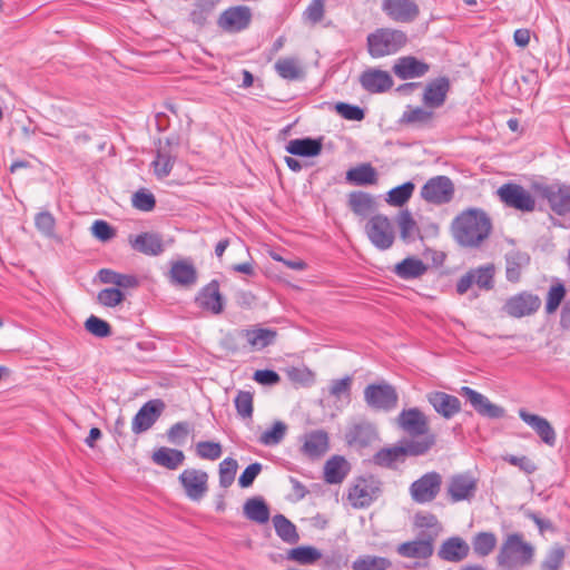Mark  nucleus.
<instances>
[{
    "label": "nucleus",
    "instance_id": "1",
    "mask_svg": "<svg viewBox=\"0 0 570 570\" xmlns=\"http://www.w3.org/2000/svg\"><path fill=\"white\" fill-rule=\"evenodd\" d=\"M492 224L488 215L476 208L462 212L452 223L455 240L465 247H478L491 233Z\"/></svg>",
    "mask_w": 570,
    "mask_h": 570
},
{
    "label": "nucleus",
    "instance_id": "2",
    "mask_svg": "<svg viewBox=\"0 0 570 570\" xmlns=\"http://www.w3.org/2000/svg\"><path fill=\"white\" fill-rule=\"evenodd\" d=\"M535 547L521 533L508 534L497 554V564L502 570H523L534 562Z\"/></svg>",
    "mask_w": 570,
    "mask_h": 570
},
{
    "label": "nucleus",
    "instance_id": "3",
    "mask_svg": "<svg viewBox=\"0 0 570 570\" xmlns=\"http://www.w3.org/2000/svg\"><path fill=\"white\" fill-rule=\"evenodd\" d=\"M435 443L434 435H426L422 440H411L404 445H396L380 450L374 455V462L381 466L390 468L399 461H403L407 455H422L426 453Z\"/></svg>",
    "mask_w": 570,
    "mask_h": 570
},
{
    "label": "nucleus",
    "instance_id": "4",
    "mask_svg": "<svg viewBox=\"0 0 570 570\" xmlns=\"http://www.w3.org/2000/svg\"><path fill=\"white\" fill-rule=\"evenodd\" d=\"M406 36L400 30L382 28L368 35L367 47L373 58L393 55L406 43Z\"/></svg>",
    "mask_w": 570,
    "mask_h": 570
},
{
    "label": "nucleus",
    "instance_id": "5",
    "mask_svg": "<svg viewBox=\"0 0 570 570\" xmlns=\"http://www.w3.org/2000/svg\"><path fill=\"white\" fill-rule=\"evenodd\" d=\"M364 400L372 410L390 412L397 406L399 394L394 386L381 382L370 384L364 389Z\"/></svg>",
    "mask_w": 570,
    "mask_h": 570
},
{
    "label": "nucleus",
    "instance_id": "6",
    "mask_svg": "<svg viewBox=\"0 0 570 570\" xmlns=\"http://www.w3.org/2000/svg\"><path fill=\"white\" fill-rule=\"evenodd\" d=\"M366 235L380 250L391 248L395 240V232L392 222L384 215H375L365 225Z\"/></svg>",
    "mask_w": 570,
    "mask_h": 570
},
{
    "label": "nucleus",
    "instance_id": "7",
    "mask_svg": "<svg viewBox=\"0 0 570 570\" xmlns=\"http://www.w3.org/2000/svg\"><path fill=\"white\" fill-rule=\"evenodd\" d=\"M535 191L544 198L552 212L566 215L570 212V186L556 181L552 184H535Z\"/></svg>",
    "mask_w": 570,
    "mask_h": 570
},
{
    "label": "nucleus",
    "instance_id": "8",
    "mask_svg": "<svg viewBox=\"0 0 570 570\" xmlns=\"http://www.w3.org/2000/svg\"><path fill=\"white\" fill-rule=\"evenodd\" d=\"M454 185L446 176H435L430 178L421 188V197L434 205L448 204L453 199Z\"/></svg>",
    "mask_w": 570,
    "mask_h": 570
},
{
    "label": "nucleus",
    "instance_id": "9",
    "mask_svg": "<svg viewBox=\"0 0 570 570\" xmlns=\"http://www.w3.org/2000/svg\"><path fill=\"white\" fill-rule=\"evenodd\" d=\"M500 200L508 207L520 212H533L535 199L533 196L518 184H504L497 191Z\"/></svg>",
    "mask_w": 570,
    "mask_h": 570
},
{
    "label": "nucleus",
    "instance_id": "10",
    "mask_svg": "<svg viewBox=\"0 0 570 570\" xmlns=\"http://www.w3.org/2000/svg\"><path fill=\"white\" fill-rule=\"evenodd\" d=\"M442 485V476L438 472H429L414 481L410 487V494L414 502L424 504L433 501Z\"/></svg>",
    "mask_w": 570,
    "mask_h": 570
},
{
    "label": "nucleus",
    "instance_id": "11",
    "mask_svg": "<svg viewBox=\"0 0 570 570\" xmlns=\"http://www.w3.org/2000/svg\"><path fill=\"white\" fill-rule=\"evenodd\" d=\"M381 493L380 482L374 478H360L348 490L347 499L354 508L368 507Z\"/></svg>",
    "mask_w": 570,
    "mask_h": 570
},
{
    "label": "nucleus",
    "instance_id": "12",
    "mask_svg": "<svg viewBox=\"0 0 570 570\" xmlns=\"http://www.w3.org/2000/svg\"><path fill=\"white\" fill-rule=\"evenodd\" d=\"M178 480L186 497L191 501H200L208 491V474L198 469L184 470Z\"/></svg>",
    "mask_w": 570,
    "mask_h": 570
},
{
    "label": "nucleus",
    "instance_id": "13",
    "mask_svg": "<svg viewBox=\"0 0 570 570\" xmlns=\"http://www.w3.org/2000/svg\"><path fill=\"white\" fill-rule=\"evenodd\" d=\"M478 490V480L470 473H458L448 480L446 493L452 502L471 501Z\"/></svg>",
    "mask_w": 570,
    "mask_h": 570
},
{
    "label": "nucleus",
    "instance_id": "14",
    "mask_svg": "<svg viewBox=\"0 0 570 570\" xmlns=\"http://www.w3.org/2000/svg\"><path fill=\"white\" fill-rule=\"evenodd\" d=\"M252 21V11L246 6L226 9L218 18L217 24L226 32L235 33L246 29Z\"/></svg>",
    "mask_w": 570,
    "mask_h": 570
},
{
    "label": "nucleus",
    "instance_id": "15",
    "mask_svg": "<svg viewBox=\"0 0 570 570\" xmlns=\"http://www.w3.org/2000/svg\"><path fill=\"white\" fill-rule=\"evenodd\" d=\"M540 306L541 299L539 296L522 292L507 299L503 311L511 317L520 318L534 314Z\"/></svg>",
    "mask_w": 570,
    "mask_h": 570
},
{
    "label": "nucleus",
    "instance_id": "16",
    "mask_svg": "<svg viewBox=\"0 0 570 570\" xmlns=\"http://www.w3.org/2000/svg\"><path fill=\"white\" fill-rule=\"evenodd\" d=\"M396 424L411 436L425 435L429 431V420L417 407L403 410L396 417Z\"/></svg>",
    "mask_w": 570,
    "mask_h": 570
},
{
    "label": "nucleus",
    "instance_id": "17",
    "mask_svg": "<svg viewBox=\"0 0 570 570\" xmlns=\"http://www.w3.org/2000/svg\"><path fill=\"white\" fill-rule=\"evenodd\" d=\"M379 439L376 426L368 421L353 422L346 430L345 440L351 446L362 449Z\"/></svg>",
    "mask_w": 570,
    "mask_h": 570
},
{
    "label": "nucleus",
    "instance_id": "18",
    "mask_svg": "<svg viewBox=\"0 0 570 570\" xmlns=\"http://www.w3.org/2000/svg\"><path fill=\"white\" fill-rule=\"evenodd\" d=\"M460 394L463 395L473 409L482 416H487L490 419H500L504 416V409L493 404L490 400L483 394L474 391L469 386H462L460 389Z\"/></svg>",
    "mask_w": 570,
    "mask_h": 570
},
{
    "label": "nucleus",
    "instance_id": "19",
    "mask_svg": "<svg viewBox=\"0 0 570 570\" xmlns=\"http://www.w3.org/2000/svg\"><path fill=\"white\" fill-rule=\"evenodd\" d=\"M164 406L160 400H151L145 403L132 419V432L139 434L149 430L160 416Z\"/></svg>",
    "mask_w": 570,
    "mask_h": 570
},
{
    "label": "nucleus",
    "instance_id": "20",
    "mask_svg": "<svg viewBox=\"0 0 570 570\" xmlns=\"http://www.w3.org/2000/svg\"><path fill=\"white\" fill-rule=\"evenodd\" d=\"M382 9L399 22H411L419 16V7L413 0H384Z\"/></svg>",
    "mask_w": 570,
    "mask_h": 570
},
{
    "label": "nucleus",
    "instance_id": "21",
    "mask_svg": "<svg viewBox=\"0 0 570 570\" xmlns=\"http://www.w3.org/2000/svg\"><path fill=\"white\" fill-rule=\"evenodd\" d=\"M520 419L532 428L543 443L553 446L557 441V434L549 421L540 415L531 414L525 410H519Z\"/></svg>",
    "mask_w": 570,
    "mask_h": 570
},
{
    "label": "nucleus",
    "instance_id": "22",
    "mask_svg": "<svg viewBox=\"0 0 570 570\" xmlns=\"http://www.w3.org/2000/svg\"><path fill=\"white\" fill-rule=\"evenodd\" d=\"M429 403L444 419H451L461 411L460 400L451 394L434 391L426 395Z\"/></svg>",
    "mask_w": 570,
    "mask_h": 570
},
{
    "label": "nucleus",
    "instance_id": "23",
    "mask_svg": "<svg viewBox=\"0 0 570 570\" xmlns=\"http://www.w3.org/2000/svg\"><path fill=\"white\" fill-rule=\"evenodd\" d=\"M470 553V546L465 540L460 537H451L446 539L438 551L440 559L446 562H461L468 558Z\"/></svg>",
    "mask_w": 570,
    "mask_h": 570
},
{
    "label": "nucleus",
    "instance_id": "24",
    "mask_svg": "<svg viewBox=\"0 0 570 570\" xmlns=\"http://www.w3.org/2000/svg\"><path fill=\"white\" fill-rule=\"evenodd\" d=\"M433 542L432 537L407 541L397 546L396 551L403 558L428 559L434 552Z\"/></svg>",
    "mask_w": 570,
    "mask_h": 570
},
{
    "label": "nucleus",
    "instance_id": "25",
    "mask_svg": "<svg viewBox=\"0 0 570 570\" xmlns=\"http://www.w3.org/2000/svg\"><path fill=\"white\" fill-rule=\"evenodd\" d=\"M430 66L415 57L406 56L399 58L393 66V72L400 79H411L424 76Z\"/></svg>",
    "mask_w": 570,
    "mask_h": 570
},
{
    "label": "nucleus",
    "instance_id": "26",
    "mask_svg": "<svg viewBox=\"0 0 570 570\" xmlns=\"http://www.w3.org/2000/svg\"><path fill=\"white\" fill-rule=\"evenodd\" d=\"M175 160L176 153H174L169 139H166L165 141L159 140L157 155L155 160L153 161L155 175L159 178L167 177L173 169Z\"/></svg>",
    "mask_w": 570,
    "mask_h": 570
},
{
    "label": "nucleus",
    "instance_id": "27",
    "mask_svg": "<svg viewBox=\"0 0 570 570\" xmlns=\"http://www.w3.org/2000/svg\"><path fill=\"white\" fill-rule=\"evenodd\" d=\"M361 85L370 92H383L393 86V79L389 72L370 69L364 71L360 78Z\"/></svg>",
    "mask_w": 570,
    "mask_h": 570
},
{
    "label": "nucleus",
    "instance_id": "28",
    "mask_svg": "<svg viewBox=\"0 0 570 570\" xmlns=\"http://www.w3.org/2000/svg\"><path fill=\"white\" fill-rule=\"evenodd\" d=\"M196 301L204 309L210 311L214 314L222 313L224 304L218 282L213 281L206 285L198 294Z\"/></svg>",
    "mask_w": 570,
    "mask_h": 570
},
{
    "label": "nucleus",
    "instance_id": "29",
    "mask_svg": "<svg viewBox=\"0 0 570 570\" xmlns=\"http://www.w3.org/2000/svg\"><path fill=\"white\" fill-rule=\"evenodd\" d=\"M449 88L450 82L445 77H440L429 82L423 95L425 106L430 108H438L442 106L446 98Z\"/></svg>",
    "mask_w": 570,
    "mask_h": 570
},
{
    "label": "nucleus",
    "instance_id": "30",
    "mask_svg": "<svg viewBox=\"0 0 570 570\" xmlns=\"http://www.w3.org/2000/svg\"><path fill=\"white\" fill-rule=\"evenodd\" d=\"M129 243L135 250L145 255L156 256L164 250L160 236L154 233H141L135 237L130 236Z\"/></svg>",
    "mask_w": 570,
    "mask_h": 570
},
{
    "label": "nucleus",
    "instance_id": "31",
    "mask_svg": "<svg viewBox=\"0 0 570 570\" xmlns=\"http://www.w3.org/2000/svg\"><path fill=\"white\" fill-rule=\"evenodd\" d=\"M328 450V435L323 430L312 431L304 436L302 451L309 458H320Z\"/></svg>",
    "mask_w": 570,
    "mask_h": 570
},
{
    "label": "nucleus",
    "instance_id": "32",
    "mask_svg": "<svg viewBox=\"0 0 570 570\" xmlns=\"http://www.w3.org/2000/svg\"><path fill=\"white\" fill-rule=\"evenodd\" d=\"M170 281L184 287L193 286L197 282V271L190 262H175L170 268Z\"/></svg>",
    "mask_w": 570,
    "mask_h": 570
},
{
    "label": "nucleus",
    "instance_id": "33",
    "mask_svg": "<svg viewBox=\"0 0 570 570\" xmlns=\"http://www.w3.org/2000/svg\"><path fill=\"white\" fill-rule=\"evenodd\" d=\"M240 335L253 350L259 351L271 345L275 341L277 333L274 330L255 327L243 330Z\"/></svg>",
    "mask_w": 570,
    "mask_h": 570
},
{
    "label": "nucleus",
    "instance_id": "34",
    "mask_svg": "<svg viewBox=\"0 0 570 570\" xmlns=\"http://www.w3.org/2000/svg\"><path fill=\"white\" fill-rule=\"evenodd\" d=\"M151 459L159 466L176 470L184 463L185 454L180 450L161 446L153 453Z\"/></svg>",
    "mask_w": 570,
    "mask_h": 570
},
{
    "label": "nucleus",
    "instance_id": "35",
    "mask_svg": "<svg viewBox=\"0 0 570 570\" xmlns=\"http://www.w3.org/2000/svg\"><path fill=\"white\" fill-rule=\"evenodd\" d=\"M428 271V265L416 257H407L397 263L393 272L402 279L419 278Z\"/></svg>",
    "mask_w": 570,
    "mask_h": 570
},
{
    "label": "nucleus",
    "instance_id": "36",
    "mask_svg": "<svg viewBox=\"0 0 570 570\" xmlns=\"http://www.w3.org/2000/svg\"><path fill=\"white\" fill-rule=\"evenodd\" d=\"M530 257L525 253L512 250L505 256L507 279L517 283L521 278L522 269L529 264Z\"/></svg>",
    "mask_w": 570,
    "mask_h": 570
},
{
    "label": "nucleus",
    "instance_id": "37",
    "mask_svg": "<svg viewBox=\"0 0 570 570\" xmlns=\"http://www.w3.org/2000/svg\"><path fill=\"white\" fill-rule=\"evenodd\" d=\"M348 206L351 210L361 217H367L375 210V199L372 195L364 191H352L348 195Z\"/></svg>",
    "mask_w": 570,
    "mask_h": 570
},
{
    "label": "nucleus",
    "instance_id": "38",
    "mask_svg": "<svg viewBox=\"0 0 570 570\" xmlns=\"http://www.w3.org/2000/svg\"><path fill=\"white\" fill-rule=\"evenodd\" d=\"M98 277L101 283L110 284L119 289L135 288L138 286V279L134 275L120 274L112 269L102 268L98 273Z\"/></svg>",
    "mask_w": 570,
    "mask_h": 570
},
{
    "label": "nucleus",
    "instance_id": "39",
    "mask_svg": "<svg viewBox=\"0 0 570 570\" xmlns=\"http://www.w3.org/2000/svg\"><path fill=\"white\" fill-rule=\"evenodd\" d=\"M291 155L314 157L322 151V141L312 138L292 139L286 146Z\"/></svg>",
    "mask_w": 570,
    "mask_h": 570
},
{
    "label": "nucleus",
    "instance_id": "40",
    "mask_svg": "<svg viewBox=\"0 0 570 570\" xmlns=\"http://www.w3.org/2000/svg\"><path fill=\"white\" fill-rule=\"evenodd\" d=\"M350 471L348 462L343 456H333L324 466V476L327 483H341Z\"/></svg>",
    "mask_w": 570,
    "mask_h": 570
},
{
    "label": "nucleus",
    "instance_id": "41",
    "mask_svg": "<svg viewBox=\"0 0 570 570\" xmlns=\"http://www.w3.org/2000/svg\"><path fill=\"white\" fill-rule=\"evenodd\" d=\"M243 510L245 517L250 521L262 524L269 520V509L265 501L259 497L248 499L244 503Z\"/></svg>",
    "mask_w": 570,
    "mask_h": 570
},
{
    "label": "nucleus",
    "instance_id": "42",
    "mask_svg": "<svg viewBox=\"0 0 570 570\" xmlns=\"http://www.w3.org/2000/svg\"><path fill=\"white\" fill-rule=\"evenodd\" d=\"M346 179L357 186L373 185L377 181V173L370 164H362L351 168L346 173Z\"/></svg>",
    "mask_w": 570,
    "mask_h": 570
},
{
    "label": "nucleus",
    "instance_id": "43",
    "mask_svg": "<svg viewBox=\"0 0 570 570\" xmlns=\"http://www.w3.org/2000/svg\"><path fill=\"white\" fill-rule=\"evenodd\" d=\"M273 525L277 535L288 544H295L299 540V535L297 533V529L294 523H292L283 514H276L273 518Z\"/></svg>",
    "mask_w": 570,
    "mask_h": 570
},
{
    "label": "nucleus",
    "instance_id": "44",
    "mask_svg": "<svg viewBox=\"0 0 570 570\" xmlns=\"http://www.w3.org/2000/svg\"><path fill=\"white\" fill-rule=\"evenodd\" d=\"M396 222L400 228V236L404 242L410 243L413 242L416 237H420V228L417 223L407 209L402 210L397 215Z\"/></svg>",
    "mask_w": 570,
    "mask_h": 570
},
{
    "label": "nucleus",
    "instance_id": "45",
    "mask_svg": "<svg viewBox=\"0 0 570 570\" xmlns=\"http://www.w3.org/2000/svg\"><path fill=\"white\" fill-rule=\"evenodd\" d=\"M322 558V553L314 547L302 546L291 549L287 552V559L299 564H313Z\"/></svg>",
    "mask_w": 570,
    "mask_h": 570
},
{
    "label": "nucleus",
    "instance_id": "46",
    "mask_svg": "<svg viewBox=\"0 0 570 570\" xmlns=\"http://www.w3.org/2000/svg\"><path fill=\"white\" fill-rule=\"evenodd\" d=\"M415 185L412 181H406L401 186L392 188L386 195V203L391 206L401 207L409 202L412 197Z\"/></svg>",
    "mask_w": 570,
    "mask_h": 570
},
{
    "label": "nucleus",
    "instance_id": "47",
    "mask_svg": "<svg viewBox=\"0 0 570 570\" xmlns=\"http://www.w3.org/2000/svg\"><path fill=\"white\" fill-rule=\"evenodd\" d=\"M392 566L391 561L377 556H362L352 563L353 570H387Z\"/></svg>",
    "mask_w": 570,
    "mask_h": 570
},
{
    "label": "nucleus",
    "instance_id": "48",
    "mask_svg": "<svg viewBox=\"0 0 570 570\" xmlns=\"http://www.w3.org/2000/svg\"><path fill=\"white\" fill-rule=\"evenodd\" d=\"M287 429V425L283 421H275L269 430L261 434L258 441L265 446L277 445L285 438Z\"/></svg>",
    "mask_w": 570,
    "mask_h": 570
},
{
    "label": "nucleus",
    "instance_id": "49",
    "mask_svg": "<svg viewBox=\"0 0 570 570\" xmlns=\"http://www.w3.org/2000/svg\"><path fill=\"white\" fill-rule=\"evenodd\" d=\"M473 550L480 557L489 556L497 546V538L491 532H480L473 539Z\"/></svg>",
    "mask_w": 570,
    "mask_h": 570
},
{
    "label": "nucleus",
    "instance_id": "50",
    "mask_svg": "<svg viewBox=\"0 0 570 570\" xmlns=\"http://www.w3.org/2000/svg\"><path fill=\"white\" fill-rule=\"evenodd\" d=\"M275 69L282 78L288 80L297 79L302 75V69L295 58H283L277 60Z\"/></svg>",
    "mask_w": 570,
    "mask_h": 570
},
{
    "label": "nucleus",
    "instance_id": "51",
    "mask_svg": "<svg viewBox=\"0 0 570 570\" xmlns=\"http://www.w3.org/2000/svg\"><path fill=\"white\" fill-rule=\"evenodd\" d=\"M474 284L481 289L490 291L493 287L494 266L489 264L471 269Z\"/></svg>",
    "mask_w": 570,
    "mask_h": 570
},
{
    "label": "nucleus",
    "instance_id": "52",
    "mask_svg": "<svg viewBox=\"0 0 570 570\" xmlns=\"http://www.w3.org/2000/svg\"><path fill=\"white\" fill-rule=\"evenodd\" d=\"M564 556V549L559 544H554L547 552L541 563V570H559L563 563Z\"/></svg>",
    "mask_w": 570,
    "mask_h": 570
},
{
    "label": "nucleus",
    "instance_id": "53",
    "mask_svg": "<svg viewBox=\"0 0 570 570\" xmlns=\"http://www.w3.org/2000/svg\"><path fill=\"white\" fill-rule=\"evenodd\" d=\"M238 464L237 461L227 458L223 460L219 464V484L220 487L227 489L230 487L235 480L236 471H237Z\"/></svg>",
    "mask_w": 570,
    "mask_h": 570
},
{
    "label": "nucleus",
    "instance_id": "54",
    "mask_svg": "<svg viewBox=\"0 0 570 570\" xmlns=\"http://www.w3.org/2000/svg\"><path fill=\"white\" fill-rule=\"evenodd\" d=\"M125 301V293L116 287L101 289L97 295V302L106 307H115Z\"/></svg>",
    "mask_w": 570,
    "mask_h": 570
},
{
    "label": "nucleus",
    "instance_id": "55",
    "mask_svg": "<svg viewBox=\"0 0 570 570\" xmlns=\"http://www.w3.org/2000/svg\"><path fill=\"white\" fill-rule=\"evenodd\" d=\"M220 443L213 441H200L196 444V454L203 460L215 461L222 456Z\"/></svg>",
    "mask_w": 570,
    "mask_h": 570
},
{
    "label": "nucleus",
    "instance_id": "56",
    "mask_svg": "<svg viewBox=\"0 0 570 570\" xmlns=\"http://www.w3.org/2000/svg\"><path fill=\"white\" fill-rule=\"evenodd\" d=\"M433 118V112L421 107L409 108L402 116V121L412 125H425Z\"/></svg>",
    "mask_w": 570,
    "mask_h": 570
},
{
    "label": "nucleus",
    "instance_id": "57",
    "mask_svg": "<svg viewBox=\"0 0 570 570\" xmlns=\"http://www.w3.org/2000/svg\"><path fill=\"white\" fill-rule=\"evenodd\" d=\"M237 414L243 419H250L253 415V394L248 391H239L235 397Z\"/></svg>",
    "mask_w": 570,
    "mask_h": 570
},
{
    "label": "nucleus",
    "instance_id": "58",
    "mask_svg": "<svg viewBox=\"0 0 570 570\" xmlns=\"http://www.w3.org/2000/svg\"><path fill=\"white\" fill-rule=\"evenodd\" d=\"M85 328L96 337H108L111 334L110 325L95 315L87 318Z\"/></svg>",
    "mask_w": 570,
    "mask_h": 570
},
{
    "label": "nucleus",
    "instance_id": "59",
    "mask_svg": "<svg viewBox=\"0 0 570 570\" xmlns=\"http://www.w3.org/2000/svg\"><path fill=\"white\" fill-rule=\"evenodd\" d=\"M35 225L37 229L46 237L55 236V217L47 210L40 212L35 217Z\"/></svg>",
    "mask_w": 570,
    "mask_h": 570
},
{
    "label": "nucleus",
    "instance_id": "60",
    "mask_svg": "<svg viewBox=\"0 0 570 570\" xmlns=\"http://www.w3.org/2000/svg\"><path fill=\"white\" fill-rule=\"evenodd\" d=\"M352 379L345 376L341 380H334L330 386V394L337 400L344 399L346 402L351 399Z\"/></svg>",
    "mask_w": 570,
    "mask_h": 570
},
{
    "label": "nucleus",
    "instance_id": "61",
    "mask_svg": "<svg viewBox=\"0 0 570 570\" xmlns=\"http://www.w3.org/2000/svg\"><path fill=\"white\" fill-rule=\"evenodd\" d=\"M191 431L188 422H177L167 432L168 441L173 444L180 445Z\"/></svg>",
    "mask_w": 570,
    "mask_h": 570
},
{
    "label": "nucleus",
    "instance_id": "62",
    "mask_svg": "<svg viewBox=\"0 0 570 570\" xmlns=\"http://www.w3.org/2000/svg\"><path fill=\"white\" fill-rule=\"evenodd\" d=\"M564 295L566 289L562 284L554 285L549 289L546 303V311L548 314H552L558 309L564 298Z\"/></svg>",
    "mask_w": 570,
    "mask_h": 570
},
{
    "label": "nucleus",
    "instance_id": "63",
    "mask_svg": "<svg viewBox=\"0 0 570 570\" xmlns=\"http://www.w3.org/2000/svg\"><path fill=\"white\" fill-rule=\"evenodd\" d=\"M155 205L156 200L151 193L139 190L132 196V206L139 210L150 212Z\"/></svg>",
    "mask_w": 570,
    "mask_h": 570
},
{
    "label": "nucleus",
    "instance_id": "64",
    "mask_svg": "<svg viewBox=\"0 0 570 570\" xmlns=\"http://www.w3.org/2000/svg\"><path fill=\"white\" fill-rule=\"evenodd\" d=\"M335 110L338 115L347 120L361 121L365 117L363 109H361L358 106H353L345 102L336 104Z\"/></svg>",
    "mask_w": 570,
    "mask_h": 570
}]
</instances>
